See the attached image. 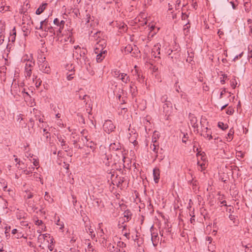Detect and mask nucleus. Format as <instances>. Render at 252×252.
<instances>
[{"label": "nucleus", "mask_w": 252, "mask_h": 252, "mask_svg": "<svg viewBox=\"0 0 252 252\" xmlns=\"http://www.w3.org/2000/svg\"><path fill=\"white\" fill-rule=\"evenodd\" d=\"M74 48L78 50H81V48L79 47V46L77 45L76 46H74ZM87 52V51L85 49H83L82 51H80V55L81 57H82L83 59L85 61V59L86 58L85 55L86 53Z\"/></svg>", "instance_id": "aec40b11"}, {"label": "nucleus", "mask_w": 252, "mask_h": 252, "mask_svg": "<svg viewBox=\"0 0 252 252\" xmlns=\"http://www.w3.org/2000/svg\"><path fill=\"white\" fill-rule=\"evenodd\" d=\"M47 22H48V20L47 19H45L43 21H41L40 23V27L39 28V29H42L44 23H47Z\"/></svg>", "instance_id": "a18cd8bd"}, {"label": "nucleus", "mask_w": 252, "mask_h": 252, "mask_svg": "<svg viewBox=\"0 0 252 252\" xmlns=\"http://www.w3.org/2000/svg\"><path fill=\"white\" fill-rule=\"evenodd\" d=\"M221 76H222V78L221 77L220 78V82L222 84H223L225 83V79L227 78V76L225 74H222Z\"/></svg>", "instance_id": "58836bf2"}, {"label": "nucleus", "mask_w": 252, "mask_h": 252, "mask_svg": "<svg viewBox=\"0 0 252 252\" xmlns=\"http://www.w3.org/2000/svg\"><path fill=\"white\" fill-rule=\"evenodd\" d=\"M130 89L131 92L133 94L135 89H136V87L135 86L134 82L131 81L130 82Z\"/></svg>", "instance_id": "2f4dec72"}, {"label": "nucleus", "mask_w": 252, "mask_h": 252, "mask_svg": "<svg viewBox=\"0 0 252 252\" xmlns=\"http://www.w3.org/2000/svg\"><path fill=\"white\" fill-rule=\"evenodd\" d=\"M87 134H88V131L87 130H86V129H83L81 132V136L82 137V139L83 141H84L83 138H84L85 139L86 141H88L89 139L88 138Z\"/></svg>", "instance_id": "cd10ccee"}, {"label": "nucleus", "mask_w": 252, "mask_h": 252, "mask_svg": "<svg viewBox=\"0 0 252 252\" xmlns=\"http://www.w3.org/2000/svg\"><path fill=\"white\" fill-rule=\"evenodd\" d=\"M234 133V131L233 130V128H231L229 131V132L227 134V136L226 137V138L227 139V141H231L233 138V134Z\"/></svg>", "instance_id": "5701e85b"}, {"label": "nucleus", "mask_w": 252, "mask_h": 252, "mask_svg": "<svg viewBox=\"0 0 252 252\" xmlns=\"http://www.w3.org/2000/svg\"><path fill=\"white\" fill-rule=\"evenodd\" d=\"M236 84H237L236 81L235 79L233 80H232L231 86H232V87H233V88H235L236 87Z\"/></svg>", "instance_id": "680f3d73"}, {"label": "nucleus", "mask_w": 252, "mask_h": 252, "mask_svg": "<svg viewBox=\"0 0 252 252\" xmlns=\"http://www.w3.org/2000/svg\"><path fill=\"white\" fill-rule=\"evenodd\" d=\"M62 119H58V121L57 122V124L58 125H59V126H61V125H63V124L62 123Z\"/></svg>", "instance_id": "774afa93"}, {"label": "nucleus", "mask_w": 252, "mask_h": 252, "mask_svg": "<svg viewBox=\"0 0 252 252\" xmlns=\"http://www.w3.org/2000/svg\"><path fill=\"white\" fill-rule=\"evenodd\" d=\"M160 44L159 43H157L153 47L152 49V55L154 56L155 58H160L159 55H160Z\"/></svg>", "instance_id": "0eeeda50"}, {"label": "nucleus", "mask_w": 252, "mask_h": 252, "mask_svg": "<svg viewBox=\"0 0 252 252\" xmlns=\"http://www.w3.org/2000/svg\"><path fill=\"white\" fill-rule=\"evenodd\" d=\"M100 33V32H96L95 33H94V35L93 36H94V38L97 40V38L99 37V35Z\"/></svg>", "instance_id": "13d9d810"}, {"label": "nucleus", "mask_w": 252, "mask_h": 252, "mask_svg": "<svg viewBox=\"0 0 252 252\" xmlns=\"http://www.w3.org/2000/svg\"><path fill=\"white\" fill-rule=\"evenodd\" d=\"M39 70L42 72L49 74L51 71V69L49 66L48 62H44L43 63H40L38 65Z\"/></svg>", "instance_id": "423d86ee"}, {"label": "nucleus", "mask_w": 252, "mask_h": 252, "mask_svg": "<svg viewBox=\"0 0 252 252\" xmlns=\"http://www.w3.org/2000/svg\"><path fill=\"white\" fill-rule=\"evenodd\" d=\"M170 228H165L159 231L160 235L163 237L164 235H168L170 234Z\"/></svg>", "instance_id": "6ab92c4d"}, {"label": "nucleus", "mask_w": 252, "mask_h": 252, "mask_svg": "<svg viewBox=\"0 0 252 252\" xmlns=\"http://www.w3.org/2000/svg\"><path fill=\"white\" fill-rule=\"evenodd\" d=\"M37 76H35L33 78V82H35V85L36 88H39L41 84L42 81L40 79H37Z\"/></svg>", "instance_id": "bb28decb"}, {"label": "nucleus", "mask_w": 252, "mask_h": 252, "mask_svg": "<svg viewBox=\"0 0 252 252\" xmlns=\"http://www.w3.org/2000/svg\"><path fill=\"white\" fill-rule=\"evenodd\" d=\"M135 70L133 71H132L133 72V75H136L137 76V80L139 82H142L143 81L144 78L143 77V75L141 74V72H139L138 69H137V66L135 65L134 66Z\"/></svg>", "instance_id": "9b49d317"}, {"label": "nucleus", "mask_w": 252, "mask_h": 252, "mask_svg": "<svg viewBox=\"0 0 252 252\" xmlns=\"http://www.w3.org/2000/svg\"><path fill=\"white\" fill-rule=\"evenodd\" d=\"M246 252H252V246L248 244L245 246Z\"/></svg>", "instance_id": "4c0bfd02"}, {"label": "nucleus", "mask_w": 252, "mask_h": 252, "mask_svg": "<svg viewBox=\"0 0 252 252\" xmlns=\"http://www.w3.org/2000/svg\"><path fill=\"white\" fill-rule=\"evenodd\" d=\"M74 74V72H73L72 73L70 72H66V78L68 80H71L73 78V75Z\"/></svg>", "instance_id": "c9c22d12"}, {"label": "nucleus", "mask_w": 252, "mask_h": 252, "mask_svg": "<svg viewBox=\"0 0 252 252\" xmlns=\"http://www.w3.org/2000/svg\"><path fill=\"white\" fill-rule=\"evenodd\" d=\"M38 65H39V64H40V63H43L44 62H47L46 61L45 57H44L43 58H40V59H38Z\"/></svg>", "instance_id": "79ce46f5"}, {"label": "nucleus", "mask_w": 252, "mask_h": 252, "mask_svg": "<svg viewBox=\"0 0 252 252\" xmlns=\"http://www.w3.org/2000/svg\"><path fill=\"white\" fill-rule=\"evenodd\" d=\"M101 44L97 42L95 45V48L94 49V52L95 54H97L96 60L97 63H100L105 58V56L107 53V51L106 50H104L103 47L100 48Z\"/></svg>", "instance_id": "f03ea898"}, {"label": "nucleus", "mask_w": 252, "mask_h": 252, "mask_svg": "<svg viewBox=\"0 0 252 252\" xmlns=\"http://www.w3.org/2000/svg\"><path fill=\"white\" fill-rule=\"evenodd\" d=\"M218 126L222 130L226 129L228 127L227 126L224 125V124L222 122H219L218 123Z\"/></svg>", "instance_id": "e433bc0d"}, {"label": "nucleus", "mask_w": 252, "mask_h": 252, "mask_svg": "<svg viewBox=\"0 0 252 252\" xmlns=\"http://www.w3.org/2000/svg\"><path fill=\"white\" fill-rule=\"evenodd\" d=\"M86 16H87V18H86V24H87L90 22V19L91 18V16L89 14H87L86 15Z\"/></svg>", "instance_id": "0e129e2a"}, {"label": "nucleus", "mask_w": 252, "mask_h": 252, "mask_svg": "<svg viewBox=\"0 0 252 252\" xmlns=\"http://www.w3.org/2000/svg\"><path fill=\"white\" fill-rule=\"evenodd\" d=\"M187 135H188V134L184 133L183 137H182V142L184 143H186L187 140L188 139V137H187Z\"/></svg>", "instance_id": "3c124183"}, {"label": "nucleus", "mask_w": 252, "mask_h": 252, "mask_svg": "<svg viewBox=\"0 0 252 252\" xmlns=\"http://www.w3.org/2000/svg\"><path fill=\"white\" fill-rule=\"evenodd\" d=\"M188 18V15L187 14H184L182 13V20H185Z\"/></svg>", "instance_id": "69168bd1"}, {"label": "nucleus", "mask_w": 252, "mask_h": 252, "mask_svg": "<svg viewBox=\"0 0 252 252\" xmlns=\"http://www.w3.org/2000/svg\"><path fill=\"white\" fill-rule=\"evenodd\" d=\"M26 194H27V199H30V198H32L33 197L32 193L30 192L29 190H26Z\"/></svg>", "instance_id": "a19ab883"}, {"label": "nucleus", "mask_w": 252, "mask_h": 252, "mask_svg": "<svg viewBox=\"0 0 252 252\" xmlns=\"http://www.w3.org/2000/svg\"><path fill=\"white\" fill-rule=\"evenodd\" d=\"M168 96L167 94H164L163 95L160 99H161V101L162 102V103H165V102H167L168 101H170V100H168Z\"/></svg>", "instance_id": "72a5a7b5"}, {"label": "nucleus", "mask_w": 252, "mask_h": 252, "mask_svg": "<svg viewBox=\"0 0 252 252\" xmlns=\"http://www.w3.org/2000/svg\"><path fill=\"white\" fill-rule=\"evenodd\" d=\"M107 248L110 252H114V249H116V248H115L114 246H112L111 244H109Z\"/></svg>", "instance_id": "37998d69"}, {"label": "nucleus", "mask_w": 252, "mask_h": 252, "mask_svg": "<svg viewBox=\"0 0 252 252\" xmlns=\"http://www.w3.org/2000/svg\"><path fill=\"white\" fill-rule=\"evenodd\" d=\"M117 245L118 246L121 248H124L126 247V244L125 243L121 241L118 242Z\"/></svg>", "instance_id": "de8ad7c7"}, {"label": "nucleus", "mask_w": 252, "mask_h": 252, "mask_svg": "<svg viewBox=\"0 0 252 252\" xmlns=\"http://www.w3.org/2000/svg\"><path fill=\"white\" fill-rule=\"evenodd\" d=\"M200 124H201V131H202V133H204L205 130H207L208 129V127H205V126H203L202 124V122L201 121L200 122Z\"/></svg>", "instance_id": "4d7b16f0"}, {"label": "nucleus", "mask_w": 252, "mask_h": 252, "mask_svg": "<svg viewBox=\"0 0 252 252\" xmlns=\"http://www.w3.org/2000/svg\"><path fill=\"white\" fill-rule=\"evenodd\" d=\"M152 142H153V144L151 145L150 148L156 154V157H155V159H156L158 158V153L159 146L158 144H157V140H156L153 139Z\"/></svg>", "instance_id": "9d476101"}, {"label": "nucleus", "mask_w": 252, "mask_h": 252, "mask_svg": "<svg viewBox=\"0 0 252 252\" xmlns=\"http://www.w3.org/2000/svg\"><path fill=\"white\" fill-rule=\"evenodd\" d=\"M90 98V96L88 95H84L82 98V100H84V102L86 104H87L88 102V99Z\"/></svg>", "instance_id": "c03bdc74"}, {"label": "nucleus", "mask_w": 252, "mask_h": 252, "mask_svg": "<svg viewBox=\"0 0 252 252\" xmlns=\"http://www.w3.org/2000/svg\"><path fill=\"white\" fill-rule=\"evenodd\" d=\"M249 32L252 34V20L249 19L247 21Z\"/></svg>", "instance_id": "7c9ffc66"}, {"label": "nucleus", "mask_w": 252, "mask_h": 252, "mask_svg": "<svg viewBox=\"0 0 252 252\" xmlns=\"http://www.w3.org/2000/svg\"><path fill=\"white\" fill-rule=\"evenodd\" d=\"M124 218H126V220H125V221H128L131 219L132 213L130 211L127 210L124 212Z\"/></svg>", "instance_id": "a211bd4d"}, {"label": "nucleus", "mask_w": 252, "mask_h": 252, "mask_svg": "<svg viewBox=\"0 0 252 252\" xmlns=\"http://www.w3.org/2000/svg\"><path fill=\"white\" fill-rule=\"evenodd\" d=\"M4 36L2 35L1 32H0V45H1L4 41Z\"/></svg>", "instance_id": "864d4df0"}, {"label": "nucleus", "mask_w": 252, "mask_h": 252, "mask_svg": "<svg viewBox=\"0 0 252 252\" xmlns=\"http://www.w3.org/2000/svg\"><path fill=\"white\" fill-rule=\"evenodd\" d=\"M62 154L63 153L62 151H59L58 152V158L56 162L59 165H61L62 163Z\"/></svg>", "instance_id": "393cba45"}, {"label": "nucleus", "mask_w": 252, "mask_h": 252, "mask_svg": "<svg viewBox=\"0 0 252 252\" xmlns=\"http://www.w3.org/2000/svg\"><path fill=\"white\" fill-rule=\"evenodd\" d=\"M201 135L205 138H208L209 140H211L213 138L211 130L208 128L207 130H205L204 133H201Z\"/></svg>", "instance_id": "2eb2a0df"}, {"label": "nucleus", "mask_w": 252, "mask_h": 252, "mask_svg": "<svg viewBox=\"0 0 252 252\" xmlns=\"http://www.w3.org/2000/svg\"><path fill=\"white\" fill-rule=\"evenodd\" d=\"M86 145L88 147H89L93 151H94V150L95 149L96 145L92 141H89L88 140V141H86Z\"/></svg>", "instance_id": "412c9836"}, {"label": "nucleus", "mask_w": 252, "mask_h": 252, "mask_svg": "<svg viewBox=\"0 0 252 252\" xmlns=\"http://www.w3.org/2000/svg\"><path fill=\"white\" fill-rule=\"evenodd\" d=\"M32 69L31 68H25V75L26 76L30 77L32 75Z\"/></svg>", "instance_id": "f704fd0d"}, {"label": "nucleus", "mask_w": 252, "mask_h": 252, "mask_svg": "<svg viewBox=\"0 0 252 252\" xmlns=\"http://www.w3.org/2000/svg\"><path fill=\"white\" fill-rule=\"evenodd\" d=\"M189 118L190 119V124L194 128H198V126L197 124V119L194 115L190 114L189 115ZM198 130V129H196Z\"/></svg>", "instance_id": "1a4fd4ad"}, {"label": "nucleus", "mask_w": 252, "mask_h": 252, "mask_svg": "<svg viewBox=\"0 0 252 252\" xmlns=\"http://www.w3.org/2000/svg\"><path fill=\"white\" fill-rule=\"evenodd\" d=\"M132 48L130 46H127L126 47V48H125V51L126 52H129V53H131V51H132Z\"/></svg>", "instance_id": "603ef678"}, {"label": "nucleus", "mask_w": 252, "mask_h": 252, "mask_svg": "<svg viewBox=\"0 0 252 252\" xmlns=\"http://www.w3.org/2000/svg\"><path fill=\"white\" fill-rule=\"evenodd\" d=\"M122 73H120L119 71H116L114 72V76L116 77H119L121 76V74Z\"/></svg>", "instance_id": "5fc2aeb1"}, {"label": "nucleus", "mask_w": 252, "mask_h": 252, "mask_svg": "<svg viewBox=\"0 0 252 252\" xmlns=\"http://www.w3.org/2000/svg\"><path fill=\"white\" fill-rule=\"evenodd\" d=\"M148 209L149 210V212L150 214H152L154 213V210L153 206L151 204V201H149V204L148 206Z\"/></svg>", "instance_id": "473e14b6"}, {"label": "nucleus", "mask_w": 252, "mask_h": 252, "mask_svg": "<svg viewBox=\"0 0 252 252\" xmlns=\"http://www.w3.org/2000/svg\"><path fill=\"white\" fill-rule=\"evenodd\" d=\"M30 122L31 123L32 127H33L34 125V119L33 118H31L30 120Z\"/></svg>", "instance_id": "052dcab7"}, {"label": "nucleus", "mask_w": 252, "mask_h": 252, "mask_svg": "<svg viewBox=\"0 0 252 252\" xmlns=\"http://www.w3.org/2000/svg\"><path fill=\"white\" fill-rule=\"evenodd\" d=\"M197 164L201 167L202 170L206 168L205 163H204V162H203L202 163H200V162L198 161L197 162Z\"/></svg>", "instance_id": "8fccbe9b"}, {"label": "nucleus", "mask_w": 252, "mask_h": 252, "mask_svg": "<svg viewBox=\"0 0 252 252\" xmlns=\"http://www.w3.org/2000/svg\"><path fill=\"white\" fill-rule=\"evenodd\" d=\"M68 36L67 37V39H66L65 38H64V41L65 42H68L70 43H72L73 42V38H72V33L70 32H68Z\"/></svg>", "instance_id": "c756f323"}, {"label": "nucleus", "mask_w": 252, "mask_h": 252, "mask_svg": "<svg viewBox=\"0 0 252 252\" xmlns=\"http://www.w3.org/2000/svg\"><path fill=\"white\" fill-rule=\"evenodd\" d=\"M228 217L229 219L231 220L234 223L235 222V221L236 220V216L232 215H229Z\"/></svg>", "instance_id": "49530a36"}, {"label": "nucleus", "mask_w": 252, "mask_h": 252, "mask_svg": "<svg viewBox=\"0 0 252 252\" xmlns=\"http://www.w3.org/2000/svg\"><path fill=\"white\" fill-rule=\"evenodd\" d=\"M206 240L209 242V243L211 244V242H212V240H213V239L210 236H207L206 238Z\"/></svg>", "instance_id": "e2e57ef3"}, {"label": "nucleus", "mask_w": 252, "mask_h": 252, "mask_svg": "<svg viewBox=\"0 0 252 252\" xmlns=\"http://www.w3.org/2000/svg\"><path fill=\"white\" fill-rule=\"evenodd\" d=\"M47 5V3H43L40 6L36 9L35 13L37 15H39L42 13L45 9Z\"/></svg>", "instance_id": "dca6fc26"}, {"label": "nucleus", "mask_w": 252, "mask_h": 252, "mask_svg": "<svg viewBox=\"0 0 252 252\" xmlns=\"http://www.w3.org/2000/svg\"><path fill=\"white\" fill-rule=\"evenodd\" d=\"M86 230L87 231V233H88L89 234V235H90L91 236V237L92 238L95 237V234L94 233V229L92 228V227L91 226H86Z\"/></svg>", "instance_id": "4be33fe9"}, {"label": "nucleus", "mask_w": 252, "mask_h": 252, "mask_svg": "<svg viewBox=\"0 0 252 252\" xmlns=\"http://www.w3.org/2000/svg\"><path fill=\"white\" fill-rule=\"evenodd\" d=\"M24 60H27V62L25 65V68H31L32 69L33 66L34 65V61H32V57L30 56V58L27 59H25Z\"/></svg>", "instance_id": "ddd939ff"}, {"label": "nucleus", "mask_w": 252, "mask_h": 252, "mask_svg": "<svg viewBox=\"0 0 252 252\" xmlns=\"http://www.w3.org/2000/svg\"><path fill=\"white\" fill-rule=\"evenodd\" d=\"M112 156L110 154H105L101 156V159L105 165L109 166L111 162Z\"/></svg>", "instance_id": "6e6552de"}, {"label": "nucleus", "mask_w": 252, "mask_h": 252, "mask_svg": "<svg viewBox=\"0 0 252 252\" xmlns=\"http://www.w3.org/2000/svg\"><path fill=\"white\" fill-rule=\"evenodd\" d=\"M172 111V103L171 101L164 103L163 105V111L165 116L168 117L170 115Z\"/></svg>", "instance_id": "39448f33"}, {"label": "nucleus", "mask_w": 252, "mask_h": 252, "mask_svg": "<svg viewBox=\"0 0 252 252\" xmlns=\"http://www.w3.org/2000/svg\"><path fill=\"white\" fill-rule=\"evenodd\" d=\"M181 98H182V99H184L187 100V95L186 94V93H183L181 94Z\"/></svg>", "instance_id": "bf43d9fd"}, {"label": "nucleus", "mask_w": 252, "mask_h": 252, "mask_svg": "<svg viewBox=\"0 0 252 252\" xmlns=\"http://www.w3.org/2000/svg\"><path fill=\"white\" fill-rule=\"evenodd\" d=\"M65 70H67V72L72 73L73 72H75L74 67L73 66L72 64H68L65 67Z\"/></svg>", "instance_id": "a878e982"}, {"label": "nucleus", "mask_w": 252, "mask_h": 252, "mask_svg": "<svg viewBox=\"0 0 252 252\" xmlns=\"http://www.w3.org/2000/svg\"><path fill=\"white\" fill-rule=\"evenodd\" d=\"M16 32L15 28L14 27L12 29V32L10 33V35H11V36H16Z\"/></svg>", "instance_id": "6e6d98bb"}, {"label": "nucleus", "mask_w": 252, "mask_h": 252, "mask_svg": "<svg viewBox=\"0 0 252 252\" xmlns=\"http://www.w3.org/2000/svg\"><path fill=\"white\" fill-rule=\"evenodd\" d=\"M115 128V126L114 125L112 121L110 120H106L103 125L104 130L107 133H110L114 131Z\"/></svg>", "instance_id": "20e7f679"}, {"label": "nucleus", "mask_w": 252, "mask_h": 252, "mask_svg": "<svg viewBox=\"0 0 252 252\" xmlns=\"http://www.w3.org/2000/svg\"><path fill=\"white\" fill-rule=\"evenodd\" d=\"M55 222L57 225L60 226V229H62L63 228V223L62 221H60V219L59 217L58 216L57 217L55 216Z\"/></svg>", "instance_id": "b1692460"}, {"label": "nucleus", "mask_w": 252, "mask_h": 252, "mask_svg": "<svg viewBox=\"0 0 252 252\" xmlns=\"http://www.w3.org/2000/svg\"><path fill=\"white\" fill-rule=\"evenodd\" d=\"M123 182H124V180L123 179H121V178H120V179L118 181V182L117 186L119 187L120 185H122Z\"/></svg>", "instance_id": "338daca9"}, {"label": "nucleus", "mask_w": 252, "mask_h": 252, "mask_svg": "<svg viewBox=\"0 0 252 252\" xmlns=\"http://www.w3.org/2000/svg\"><path fill=\"white\" fill-rule=\"evenodd\" d=\"M54 24L57 25L58 27L60 26V28H55L53 29L54 34L56 35L55 38L56 41L59 43H62L63 34L62 33V30L63 28V20H62L60 22L58 18H55L54 20Z\"/></svg>", "instance_id": "f257e3e1"}, {"label": "nucleus", "mask_w": 252, "mask_h": 252, "mask_svg": "<svg viewBox=\"0 0 252 252\" xmlns=\"http://www.w3.org/2000/svg\"><path fill=\"white\" fill-rule=\"evenodd\" d=\"M44 199L46 200H47L49 203H52L53 201V199L50 197V196L49 194V193L47 192H45Z\"/></svg>", "instance_id": "c85d7f7f"}, {"label": "nucleus", "mask_w": 252, "mask_h": 252, "mask_svg": "<svg viewBox=\"0 0 252 252\" xmlns=\"http://www.w3.org/2000/svg\"><path fill=\"white\" fill-rule=\"evenodd\" d=\"M120 79L122 81L126 84L130 82V78L127 74L123 73L121 74Z\"/></svg>", "instance_id": "f3484780"}, {"label": "nucleus", "mask_w": 252, "mask_h": 252, "mask_svg": "<svg viewBox=\"0 0 252 252\" xmlns=\"http://www.w3.org/2000/svg\"><path fill=\"white\" fill-rule=\"evenodd\" d=\"M109 148L110 150L113 151H120L122 157V160L124 162H125V151L124 150V148L122 149L121 144L119 142L115 141V142L110 144Z\"/></svg>", "instance_id": "7ed1b4c3"}, {"label": "nucleus", "mask_w": 252, "mask_h": 252, "mask_svg": "<svg viewBox=\"0 0 252 252\" xmlns=\"http://www.w3.org/2000/svg\"><path fill=\"white\" fill-rule=\"evenodd\" d=\"M43 135L46 137V139H47L50 136V133L47 131V129L45 128H43Z\"/></svg>", "instance_id": "ea45409f"}, {"label": "nucleus", "mask_w": 252, "mask_h": 252, "mask_svg": "<svg viewBox=\"0 0 252 252\" xmlns=\"http://www.w3.org/2000/svg\"><path fill=\"white\" fill-rule=\"evenodd\" d=\"M154 180L156 183H158L160 178V171L158 168H155L153 169Z\"/></svg>", "instance_id": "f8f14e48"}, {"label": "nucleus", "mask_w": 252, "mask_h": 252, "mask_svg": "<svg viewBox=\"0 0 252 252\" xmlns=\"http://www.w3.org/2000/svg\"><path fill=\"white\" fill-rule=\"evenodd\" d=\"M43 224L42 220L37 219L35 221V224L36 225H42Z\"/></svg>", "instance_id": "09e8293b"}, {"label": "nucleus", "mask_w": 252, "mask_h": 252, "mask_svg": "<svg viewBox=\"0 0 252 252\" xmlns=\"http://www.w3.org/2000/svg\"><path fill=\"white\" fill-rule=\"evenodd\" d=\"M151 240L154 246H157L159 241V237L157 232L151 233Z\"/></svg>", "instance_id": "4468645a"}]
</instances>
